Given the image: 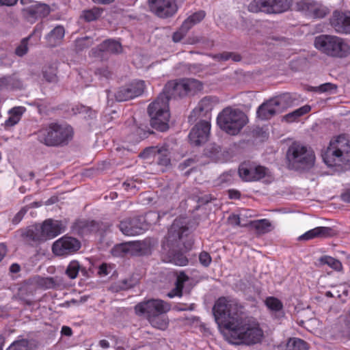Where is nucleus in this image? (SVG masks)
<instances>
[{
  "mask_svg": "<svg viewBox=\"0 0 350 350\" xmlns=\"http://www.w3.org/2000/svg\"><path fill=\"white\" fill-rule=\"evenodd\" d=\"M312 10L311 18H323L329 12V10L327 7L317 2L315 3Z\"/></svg>",
  "mask_w": 350,
  "mask_h": 350,
  "instance_id": "obj_43",
  "label": "nucleus"
},
{
  "mask_svg": "<svg viewBox=\"0 0 350 350\" xmlns=\"http://www.w3.org/2000/svg\"><path fill=\"white\" fill-rule=\"evenodd\" d=\"M61 284L62 281L57 277L41 278L38 280V284L45 288H54L59 286Z\"/></svg>",
  "mask_w": 350,
  "mask_h": 350,
  "instance_id": "obj_39",
  "label": "nucleus"
},
{
  "mask_svg": "<svg viewBox=\"0 0 350 350\" xmlns=\"http://www.w3.org/2000/svg\"><path fill=\"white\" fill-rule=\"evenodd\" d=\"M286 158L288 167L295 170H310L315 163L314 151L298 143H293L288 148Z\"/></svg>",
  "mask_w": 350,
  "mask_h": 350,
  "instance_id": "obj_5",
  "label": "nucleus"
},
{
  "mask_svg": "<svg viewBox=\"0 0 350 350\" xmlns=\"http://www.w3.org/2000/svg\"><path fill=\"white\" fill-rule=\"evenodd\" d=\"M250 226L256 230V233L259 235L268 233L273 229V226L267 219L252 221L250 223Z\"/></svg>",
  "mask_w": 350,
  "mask_h": 350,
  "instance_id": "obj_29",
  "label": "nucleus"
},
{
  "mask_svg": "<svg viewBox=\"0 0 350 350\" xmlns=\"http://www.w3.org/2000/svg\"><path fill=\"white\" fill-rule=\"evenodd\" d=\"M325 163L329 167L350 165V142L345 135L332 139L323 154Z\"/></svg>",
  "mask_w": 350,
  "mask_h": 350,
  "instance_id": "obj_3",
  "label": "nucleus"
},
{
  "mask_svg": "<svg viewBox=\"0 0 350 350\" xmlns=\"http://www.w3.org/2000/svg\"><path fill=\"white\" fill-rule=\"evenodd\" d=\"M25 111L23 107H16L10 111V117L5 120V126L7 127L13 126L21 120V116Z\"/></svg>",
  "mask_w": 350,
  "mask_h": 350,
  "instance_id": "obj_33",
  "label": "nucleus"
},
{
  "mask_svg": "<svg viewBox=\"0 0 350 350\" xmlns=\"http://www.w3.org/2000/svg\"><path fill=\"white\" fill-rule=\"evenodd\" d=\"M336 234L335 230L330 227L321 226L310 230L298 237V240L309 241L314 238H327Z\"/></svg>",
  "mask_w": 350,
  "mask_h": 350,
  "instance_id": "obj_24",
  "label": "nucleus"
},
{
  "mask_svg": "<svg viewBox=\"0 0 350 350\" xmlns=\"http://www.w3.org/2000/svg\"><path fill=\"white\" fill-rule=\"evenodd\" d=\"M206 13L203 10H199L188 16L183 23L184 27L189 30L192 27L200 23L205 17Z\"/></svg>",
  "mask_w": 350,
  "mask_h": 350,
  "instance_id": "obj_34",
  "label": "nucleus"
},
{
  "mask_svg": "<svg viewBox=\"0 0 350 350\" xmlns=\"http://www.w3.org/2000/svg\"><path fill=\"white\" fill-rule=\"evenodd\" d=\"M77 110L79 113H88V116L91 118H93L96 113L94 111H92L90 108L83 105L77 107Z\"/></svg>",
  "mask_w": 350,
  "mask_h": 350,
  "instance_id": "obj_56",
  "label": "nucleus"
},
{
  "mask_svg": "<svg viewBox=\"0 0 350 350\" xmlns=\"http://www.w3.org/2000/svg\"><path fill=\"white\" fill-rule=\"evenodd\" d=\"M203 88L202 83L194 79H183L169 81L163 88L164 93L171 98H182L194 94Z\"/></svg>",
  "mask_w": 350,
  "mask_h": 350,
  "instance_id": "obj_9",
  "label": "nucleus"
},
{
  "mask_svg": "<svg viewBox=\"0 0 350 350\" xmlns=\"http://www.w3.org/2000/svg\"><path fill=\"white\" fill-rule=\"evenodd\" d=\"M102 11L101 9L97 8L86 10L83 11L81 17L88 22L93 21L100 16Z\"/></svg>",
  "mask_w": 350,
  "mask_h": 350,
  "instance_id": "obj_44",
  "label": "nucleus"
},
{
  "mask_svg": "<svg viewBox=\"0 0 350 350\" xmlns=\"http://www.w3.org/2000/svg\"><path fill=\"white\" fill-rule=\"evenodd\" d=\"M64 27L62 25L56 26L46 36L48 46L50 47H55L61 44L64 38Z\"/></svg>",
  "mask_w": 350,
  "mask_h": 350,
  "instance_id": "obj_27",
  "label": "nucleus"
},
{
  "mask_svg": "<svg viewBox=\"0 0 350 350\" xmlns=\"http://www.w3.org/2000/svg\"><path fill=\"white\" fill-rule=\"evenodd\" d=\"M95 74L98 75L100 78L104 77L107 79L111 78L112 75L111 72L108 70L107 68H98L95 71Z\"/></svg>",
  "mask_w": 350,
  "mask_h": 350,
  "instance_id": "obj_55",
  "label": "nucleus"
},
{
  "mask_svg": "<svg viewBox=\"0 0 350 350\" xmlns=\"http://www.w3.org/2000/svg\"><path fill=\"white\" fill-rule=\"evenodd\" d=\"M188 280L189 278L187 275H186L184 273H180L176 278L175 287L167 293V296L170 298H172L175 296L181 297L184 283Z\"/></svg>",
  "mask_w": 350,
  "mask_h": 350,
  "instance_id": "obj_31",
  "label": "nucleus"
},
{
  "mask_svg": "<svg viewBox=\"0 0 350 350\" xmlns=\"http://www.w3.org/2000/svg\"><path fill=\"white\" fill-rule=\"evenodd\" d=\"M170 310V305L161 299H151L137 304L135 313L144 316L147 319L158 314H165Z\"/></svg>",
  "mask_w": 350,
  "mask_h": 350,
  "instance_id": "obj_13",
  "label": "nucleus"
},
{
  "mask_svg": "<svg viewBox=\"0 0 350 350\" xmlns=\"http://www.w3.org/2000/svg\"><path fill=\"white\" fill-rule=\"evenodd\" d=\"M315 3L316 1L312 0H300L296 3V10L311 17Z\"/></svg>",
  "mask_w": 350,
  "mask_h": 350,
  "instance_id": "obj_36",
  "label": "nucleus"
},
{
  "mask_svg": "<svg viewBox=\"0 0 350 350\" xmlns=\"http://www.w3.org/2000/svg\"><path fill=\"white\" fill-rule=\"evenodd\" d=\"M340 198L343 202L350 203V191L342 193Z\"/></svg>",
  "mask_w": 350,
  "mask_h": 350,
  "instance_id": "obj_63",
  "label": "nucleus"
},
{
  "mask_svg": "<svg viewBox=\"0 0 350 350\" xmlns=\"http://www.w3.org/2000/svg\"><path fill=\"white\" fill-rule=\"evenodd\" d=\"M169 100V96L163 91L156 100L149 105L148 112L150 117V124L152 128L161 131L167 130L170 117Z\"/></svg>",
  "mask_w": 350,
  "mask_h": 350,
  "instance_id": "obj_4",
  "label": "nucleus"
},
{
  "mask_svg": "<svg viewBox=\"0 0 350 350\" xmlns=\"http://www.w3.org/2000/svg\"><path fill=\"white\" fill-rule=\"evenodd\" d=\"M292 104L293 98L289 93L280 94L262 103L257 109L256 116L261 120H269Z\"/></svg>",
  "mask_w": 350,
  "mask_h": 350,
  "instance_id": "obj_8",
  "label": "nucleus"
},
{
  "mask_svg": "<svg viewBox=\"0 0 350 350\" xmlns=\"http://www.w3.org/2000/svg\"><path fill=\"white\" fill-rule=\"evenodd\" d=\"M18 0H0V5L12 6L17 3Z\"/></svg>",
  "mask_w": 350,
  "mask_h": 350,
  "instance_id": "obj_61",
  "label": "nucleus"
},
{
  "mask_svg": "<svg viewBox=\"0 0 350 350\" xmlns=\"http://www.w3.org/2000/svg\"><path fill=\"white\" fill-rule=\"evenodd\" d=\"M232 53L230 52H224L223 53L218 54L215 55V58L221 61H227L231 58Z\"/></svg>",
  "mask_w": 350,
  "mask_h": 350,
  "instance_id": "obj_59",
  "label": "nucleus"
},
{
  "mask_svg": "<svg viewBox=\"0 0 350 350\" xmlns=\"http://www.w3.org/2000/svg\"><path fill=\"white\" fill-rule=\"evenodd\" d=\"M37 28L34 29V31L31 33L28 37L23 38L20 44L16 48L15 53L16 55L19 57H23L25 55L27 51H28V46H27V42L28 40L33 36V35H35L37 33Z\"/></svg>",
  "mask_w": 350,
  "mask_h": 350,
  "instance_id": "obj_42",
  "label": "nucleus"
},
{
  "mask_svg": "<svg viewBox=\"0 0 350 350\" xmlns=\"http://www.w3.org/2000/svg\"><path fill=\"white\" fill-rule=\"evenodd\" d=\"M213 312L219 328L226 331L225 335L231 343L253 345L261 341L263 332L258 323L247 316L243 306L237 300L219 297Z\"/></svg>",
  "mask_w": 350,
  "mask_h": 350,
  "instance_id": "obj_1",
  "label": "nucleus"
},
{
  "mask_svg": "<svg viewBox=\"0 0 350 350\" xmlns=\"http://www.w3.org/2000/svg\"><path fill=\"white\" fill-rule=\"evenodd\" d=\"M308 345L306 342L300 338H290L286 344V350H308Z\"/></svg>",
  "mask_w": 350,
  "mask_h": 350,
  "instance_id": "obj_38",
  "label": "nucleus"
},
{
  "mask_svg": "<svg viewBox=\"0 0 350 350\" xmlns=\"http://www.w3.org/2000/svg\"><path fill=\"white\" fill-rule=\"evenodd\" d=\"M21 237L23 241L29 245L44 241L40 228L37 227H30L23 230Z\"/></svg>",
  "mask_w": 350,
  "mask_h": 350,
  "instance_id": "obj_26",
  "label": "nucleus"
},
{
  "mask_svg": "<svg viewBox=\"0 0 350 350\" xmlns=\"http://www.w3.org/2000/svg\"><path fill=\"white\" fill-rule=\"evenodd\" d=\"M80 247L81 243L78 239L69 236H64L53 243L52 251L56 256H64L75 253Z\"/></svg>",
  "mask_w": 350,
  "mask_h": 350,
  "instance_id": "obj_15",
  "label": "nucleus"
},
{
  "mask_svg": "<svg viewBox=\"0 0 350 350\" xmlns=\"http://www.w3.org/2000/svg\"><path fill=\"white\" fill-rule=\"evenodd\" d=\"M7 80L10 89H21L23 87L22 81L16 75L7 76Z\"/></svg>",
  "mask_w": 350,
  "mask_h": 350,
  "instance_id": "obj_49",
  "label": "nucleus"
},
{
  "mask_svg": "<svg viewBox=\"0 0 350 350\" xmlns=\"http://www.w3.org/2000/svg\"><path fill=\"white\" fill-rule=\"evenodd\" d=\"M337 86L331 83H325L322 84L318 87H316V90L320 92H332L333 91H336Z\"/></svg>",
  "mask_w": 350,
  "mask_h": 350,
  "instance_id": "obj_51",
  "label": "nucleus"
},
{
  "mask_svg": "<svg viewBox=\"0 0 350 350\" xmlns=\"http://www.w3.org/2000/svg\"><path fill=\"white\" fill-rule=\"evenodd\" d=\"M188 31H189L188 28L186 27H184V25L182 24L180 27L178 29V30L173 33L172 40L174 42H180L186 36V34Z\"/></svg>",
  "mask_w": 350,
  "mask_h": 350,
  "instance_id": "obj_50",
  "label": "nucleus"
},
{
  "mask_svg": "<svg viewBox=\"0 0 350 350\" xmlns=\"http://www.w3.org/2000/svg\"><path fill=\"white\" fill-rule=\"evenodd\" d=\"M189 233L190 230L187 226L185 219H176L168 230L167 243L172 246L176 245L177 247H180L183 244L186 250H189L191 246V243L189 242L186 245L183 239Z\"/></svg>",
  "mask_w": 350,
  "mask_h": 350,
  "instance_id": "obj_12",
  "label": "nucleus"
},
{
  "mask_svg": "<svg viewBox=\"0 0 350 350\" xmlns=\"http://www.w3.org/2000/svg\"><path fill=\"white\" fill-rule=\"evenodd\" d=\"M291 5L292 0H254L248 10L252 12L279 14L287 11Z\"/></svg>",
  "mask_w": 350,
  "mask_h": 350,
  "instance_id": "obj_11",
  "label": "nucleus"
},
{
  "mask_svg": "<svg viewBox=\"0 0 350 350\" xmlns=\"http://www.w3.org/2000/svg\"><path fill=\"white\" fill-rule=\"evenodd\" d=\"M148 2L150 11L159 18L172 17L178 10L175 0H148Z\"/></svg>",
  "mask_w": 350,
  "mask_h": 350,
  "instance_id": "obj_16",
  "label": "nucleus"
},
{
  "mask_svg": "<svg viewBox=\"0 0 350 350\" xmlns=\"http://www.w3.org/2000/svg\"><path fill=\"white\" fill-rule=\"evenodd\" d=\"M239 177L243 181H258L269 175V170L255 163L245 161L239 167Z\"/></svg>",
  "mask_w": 350,
  "mask_h": 350,
  "instance_id": "obj_14",
  "label": "nucleus"
},
{
  "mask_svg": "<svg viewBox=\"0 0 350 350\" xmlns=\"http://www.w3.org/2000/svg\"><path fill=\"white\" fill-rule=\"evenodd\" d=\"M57 66L56 63L46 65L42 69V75L44 79L49 83H55L57 81Z\"/></svg>",
  "mask_w": 350,
  "mask_h": 350,
  "instance_id": "obj_32",
  "label": "nucleus"
},
{
  "mask_svg": "<svg viewBox=\"0 0 350 350\" xmlns=\"http://www.w3.org/2000/svg\"><path fill=\"white\" fill-rule=\"evenodd\" d=\"M211 123L208 120H204L197 123L191 130L189 139L192 145L200 146L208 139Z\"/></svg>",
  "mask_w": 350,
  "mask_h": 350,
  "instance_id": "obj_18",
  "label": "nucleus"
},
{
  "mask_svg": "<svg viewBox=\"0 0 350 350\" xmlns=\"http://www.w3.org/2000/svg\"><path fill=\"white\" fill-rule=\"evenodd\" d=\"M44 240L53 238L65 231L66 226L61 221L47 219L40 228Z\"/></svg>",
  "mask_w": 350,
  "mask_h": 350,
  "instance_id": "obj_22",
  "label": "nucleus"
},
{
  "mask_svg": "<svg viewBox=\"0 0 350 350\" xmlns=\"http://www.w3.org/2000/svg\"><path fill=\"white\" fill-rule=\"evenodd\" d=\"M330 25L339 33H350V14L336 10L330 18Z\"/></svg>",
  "mask_w": 350,
  "mask_h": 350,
  "instance_id": "obj_20",
  "label": "nucleus"
},
{
  "mask_svg": "<svg viewBox=\"0 0 350 350\" xmlns=\"http://www.w3.org/2000/svg\"><path fill=\"white\" fill-rule=\"evenodd\" d=\"M131 246L132 244L131 243H124L117 245L113 248L112 254L114 256H124L130 252Z\"/></svg>",
  "mask_w": 350,
  "mask_h": 350,
  "instance_id": "obj_46",
  "label": "nucleus"
},
{
  "mask_svg": "<svg viewBox=\"0 0 350 350\" xmlns=\"http://www.w3.org/2000/svg\"><path fill=\"white\" fill-rule=\"evenodd\" d=\"M123 187L125 190L129 191L136 189V184L133 180H128L123 183Z\"/></svg>",
  "mask_w": 350,
  "mask_h": 350,
  "instance_id": "obj_60",
  "label": "nucleus"
},
{
  "mask_svg": "<svg viewBox=\"0 0 350 350\" xmlns=\"http://www.w3.org/2000/svg\"><path fill=\"white\" fill-rule=\"evenodd\" d=\"M311 109L310 106L309 105H304L293 112L288 113V114L285 115L284 116V119L287 122H293L294 121H296L299 117L301 116L308 113Z\"/></svg>",
  "mask_w": 350,
  "mask_h": 350,
  "instance_id": "obj_37",
  "label": "nucleus"
},
{
  "mask_svg": "<svg viewBox=\"0 0 350 350\" xmlns=\"http://www.w3.org/2000/svg\"><path fill=\"white\" fill-rule=\"evenodd\" d=\"M148 321L151 325L157 329L165 330L168 326V319L164 314H158L149 318Z\"/></svg>",
  "mask_w": 350,
  "mask_h": 350,
  "instance_id": "obj_35",
  "label": "nucleus"
},
{
  "mask_svg": "<svg viewBox=\"0 0 350 350\" xmlns=\"http://www.w3.org/2000/svg\"><path fill=\"white\" fill-rule=\"evenodd\" d=\"M36 134L38 140L47 146H63L72 140L73 129L66 124L51 123Z\"/></svg>",
  "mask_w": 350,
  "mask_h": 350,
  "instance_id": "obj_2",
  "label": "nucleus"
},
{
  "mask_svg": "<svg viewBox=\"0 0 350 350\" xmlns=\"http://www.w3.org/2000/svg\"><path fill=\"white\" fill-rule=\"evenodd\" d=\"M170 151L167 146H154L146 148L144 154L146 157H154L157 158V163L162 166H168L170 165L171 159Z\"/></svg>",
  "mask_w": 350,
  "mask_h": 350,
  "instance_id": "obj_21",
  "label": "nucleus"
},
{
  "mask_svg": "<svg viewBox=\"0 0 350 350\" xmlns=\"http://www.w3.org/2000/svg\"><path fill=\"white\" fill-rule=\"evenodd\" d=\"M122 48L120 42L114 40H106L96 48L92 50L94 56L103 57V54H118L122 52Z\"/></svg>",
  "mask_w": 350,
  "mask_h": 350,
  "instance_id": "obj_23",
  "label": "nucleus"
},
{
  "mask_svg": "<svg viewBox=\"0 0 350 350\" xmlns=\"http://www.w3.org/2000/svg\"><path fill=\"white\" fill-rule=\"evenodd\" d=\"M93 39L90 37H83L75 40V50L82 51L93 44Z\"/></svg>",
  "mask_w": 350,
  "mask_h": 350,
  "instance_id": "obj_45",
  "label": "nucleus"
},
{
  "mask_svg": "<svg viewBox=\"0 0 350 350\" xmlns=\"http://www.w3.org/2000/svg\"><path fill=\"white\" fill-rule=\"evenodd\" d=\"M50 12L49 5L42 3H36L22 10L23 16L30 23H34L39 18L46 17Z\"/></svg>",
  "mask_w": 350,
  "mask_h": 350,
  "instance_id": "obj_19",
  "label": "nucleus"
},
{
  "mask_svg": "<svg viewBox=\"0 0 350 350\" xmlns=\"http://www.w3.org/2000/svg\"><path fill=\"white\" fill-rule=\"evenodd\" d=\"M79 271H83V269L81 267L79 262L77 260H72L68 264L65 271V273L70 279H75L77 277Z\"/></svg>",
  "mask_w": 350,
  "mask_h": 350,
  "instance_id": "obj_40",
  "label": "nucleus"
},
{
  "mask_svg": "<svg viewBox=\"0 0 350 350\" xmlns=\"http://www.w3.org/2000/svg\"><path fill=\"white\" fill-rule=\"evenodd\" d=\"M62 334L65 336H70L72 334V331L70 327L68 326H63L61 331Z\"/></svg>",
  "mask_w": 350,
  "mask_h": 350,
  "instance_id": "obj_64",
  "label": "nucleus"
},
{
  "mask_svg": "<svg viewBox=\"0 0 350 350\" xmlns=\"http://www.w3.org/2000/svg\"><path fill=\"white\" fill-rule=\"evenodd\" d=\"M219 127L230 135H237L247 124V116L239 109L225 108L217 116Z\"/></svg>",
  "mask_w": 350,
  "mask_h": 350,
  "instance_id": "obj_6",
  "label": "nucleus"
},
{
  "mask_svg": "<svg viewBox=\"0 0 350 350\" xmlns=\"http://www.w3.org/2000/svg\"><path fill=\"white\" fill-rule=\"evenodd\" d=\"M321 261L336 271H340L342 268V263L338 260L331 256L322 257Z\"/></svg>",
  "mask_w": 350,
  "mask_h": 350,
  "instance_id": "obj_47",
  "label": "nucleus"
},
{
  "mask_svg": "<svg viewBox=\"0 0 350 350\" xmlns=\"http://www.w3.org/2000/svg\"><path fill=\"white\" fill-rule=\"evenodd\" d=\"M314 46L332 57H342L350 53L349 45L342 38L334 36L321 35L316 37Z\"/></svg>",
  "mask_w": 350,
  "mask_h": 350,
  "instance_id": "obj_7",
  "label": "nucleus"
},
{
  "mask_svg": "<svg viewBox=\"0 0 350 350\" xmlns=\"http://www.w3.org/2000/svg\"><path fill=\"white\" fill-rule=\"evenodd\" d=\"M26 212L27 211L25 208H22L19 211L12 219V223L14 224H18L25 215Z\"/></svg>",
  "mask_w": 350,
  "mask_h": 350,
  "instance_id": "obj_57",
  "label": "nucleus"
},
{
  "mask_svg": "<svg viewBox=\"0 0 350 350\" xmlns=\"http://www.w3.org/2000/svg\"><path fill=\"white\" fill-rule=\"evenodd\" d=\"M7 350H29V348L27 341L21 340L13 342Z\"/></svg>",
  "mask_w": 350,
  "mask_h": 350,
  "instance_id": "obj_52",
  "label": "nucleus"
},
{
  "mask_svg": "<svg viewBox=\"0 0 350 350\" xmlns=\"http://www.w3.org/2000/svg\"><path fill=\"white\" fill-rule=\"evenodd\" d=\"M170 262L178 266H185L188 263V259L183 252L172 251L170 255Z\"/></svg>",
  "mask_w": 350,
  "mask_h": 350,
  "instance_id": "obj_41",
  "label": "nucleus"
},
{
  "mask_svg": "<svg viewBox=\"0 0 350 350\" xmlns=\"http://www.w3.org/2000/svg\"><path fill=\"white\" fill-rule=\"evenodd\" d=\"M144 81L132 82L125 87L120 88L115 94V98L118 102H123L140 96L144 91Z\"/></svg>",
  "mask_w": 350,
  "mask_h": 350,
  "instance_id": "obj_17",
  "label": "nucleus"
},
{
  "mask_svg": "<svg viewBox=\"0 0 350 350\" xmlns=\"http://www.w3.org/2000/svg\"><path fill=\"white\" fill-rule=\"evenodd\" d=\"M154 219V223L159 221L160 213L157 212L148 213L145 218L142 217H135L133 218H127L120 221L119 228L120 231L126 236H136L143 233L147 228L146 221L149 219Z\"/></svg>",
  "mask_w": 350,
  "mask_h": 350,
  "instance_id": "obj_10",
  "label": "nucleus"
},
{
  "mask_svg": "<svg viewBox=\"0 0 350 350\" xmlns=\"http://www.w3.org/2000/svg\"><path fill=\"white\" fill-rule=\"evenodd\" d=\"M229 198L230 199H239L240 198V193L236 190H229Z\"/></svg>",
  "mask_w": 350,
  "mask_h": 350,
  "instance_id": "obj_62",
  "label": "nucleus"
},
{
  "mask_svg": "<svg viewBox=\"0 0 350 350\" xmlns=\"http://www.w3.org/2000/svg\"><path fill=\"white\" fill-rule=\"evenodd\" d=\"M71 228L74 233L83 236L96 231L98 230V224L94 221L79 219L72 224Z\"/></svg>",
  "mask_w": 350,
  "mask_h": 350,
  "instance_id": "obj_25",
  "label": "nucleus"
},
{
  "mask_svg": "<svg viewBox=\"0 0 350 350\" xmlns=\"http://www.w3.org/2000/svg\"><path fill=\"white\" fill-rule=\"evenodd\" d=\"M134 284L135 282L131 279H124L119 281L118 287L119 290L124 291L133 287Z\"/></svg>",
  "mask_w": 350,
  "mask_h": 350,
  "instance_id": "obj_54",
  "label": "nucleus"
},
{
  "mask_svg": "<svg viewBox=\"0 0 350 350\" xmlns=\"http://www.w3.org/2000/svg\"><path fill=\"white\" fill-rule=\"evenodd\" d=\"M334 294L335 295V297H337L338 298L342 297V295L340 292H342L345 296L347 295V290L345 288V286H339L337 288H333Z\"/></svg>",
  "mask_w": 350,
  "mask_h": 350,
  "instance_id": "obj_58",
  "label": "nucleus"
},
{
  "mask_svg": "<svg viewBox=\"0 0 350 350\" xmlns=\"http://www.w3.org/2000/svg\"><path fill=\"white\" fill-rule=\"evenodd\" d=\"M265 304L268 308L273 311H279L283 306L282 302L273 297H267L265 300Z\"/></svg>",
  "mask_w": 350,
  "mask_h": 350,
  "instance_id": "obj_48",
  "label": "nucleus"
},
{
  "mask_svg": "<svg viewBox=\"0 0 350 350\" xmlns=\"http://www.w3.org/2000/svg\"><path fill=\"white\" fill-rule=\"evenodd\" d=\"M126 124H128L129 126H131L129 131L134 135L136 140L141 139L147 137L148 131L146 125L143 124L137 125L134 118L129 119L126 122Z\"/></svg>",
  "mask_w": 350,
  "mask_h": 350,
  "instance_id": "obj_28",
  "label": "nucleus"
},
{
  "mask_svg": "<svg viewBox=\"0 0 350 350\" xmlns=\"http://www.w3.org/2000/svg\"><path fill=\"white\" fill-rule=\"evenodd\" d=\"M199 260L202 265L208 267L211 262V257L206 252H202L199 255Z\"/></svg>",
  "mask_w": 350,
  "mask_h": 350,
  "instance_id": "obj_53",
  "label": "nucleus"
},
{
  "mask_svg": "<svg viewBox=\"0 0 350 350\" xmlns=\"http://www.w3.org/2000/svg\"><path fill=\"white\" fill-rule=\"evenodd\" d=\"M213 109V103L211 99L209 97H204L198 103V107L193 110L196 113L198 111L199 116H205L208 119H210L209 113Z\"/></svg>",
  "mask_w": 350,
  "mask_h": 350,
  "instance_id": "obj_30",
  "label": "nucleus"
}]
</instances>
